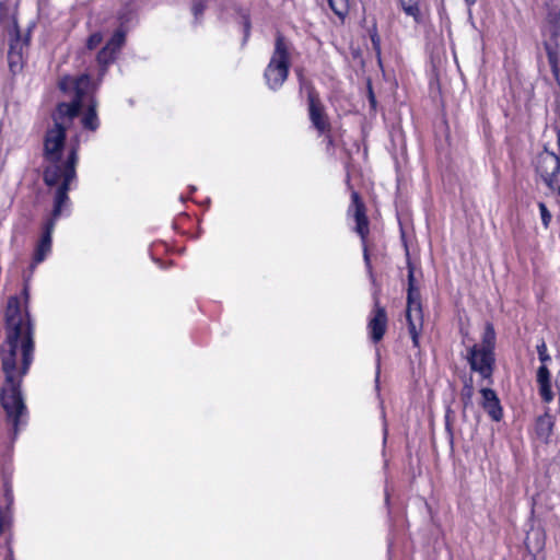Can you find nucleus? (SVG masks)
Here are the masks:
<instances>
[{
    "label": "nucleus",
    "mask_w": 560,
    "mask_h": 560,
    "mask_svg": "<svg viewBox=\"0 0 560 560\" xmlns=\"http://www.w3.org/2000/svg\"><path fill=\"white\" fill-rule=\"evenodd\" d=\"M60 89L73 100L60 103L52 114V126L44 137V180L55 187L54 195L63 191L68 195L70 184L75 179L78 151L83 131L94 132L100 127L96 101L93 93L96 85L89 74L65 77Z\"/></svg>",
    "instance_id": "nucleus-1"
},
{
    "label": "nucleus",
    "mask_w": 560,
    "mask_h": 560,
    "mask_svg": "<svg viewBox=\"0 0 560 560\" xmlns=\"http://www.w3.org/2000/svg\"><path fill=\"white\" fill-rule=\"evenodd\" d=\"M5 320L7 342L2 350V371L5 378L0 402L5 412V421L11 427V439L14 441L28 418L21 385L33 361L34 328L30 314L21 308L16 296H11L8 301Z\"/></svg>",
    "instance_id": "nucleus-2"
},
{
    "label": "nucleus",
    "mask_w": 560,
    "mask_h": 560,
    "mask_svg": "<svg viewBox=\"0 0 560 560\" xmlns=\"http://www.w3.org/2000/svg\"><path fill=\"white\" fill-rule=\"evenodd\" d=\"M54 206L49 217L46 219L42 236L36 245L33 256V267L44 261L51 252V236L56 225V222L60 217L68 214L70 210V199L68 195L60 191L58 195H54Z\"/></svg>",
    "instance_id": "nucleus-3"
},
{
    "label": "nucleus",
    "mask_w": 560,
    "mask_h": 560,
    "mask_svg": "<svg viewBox=\"0 0 560 560\" xmlns=\"http://www.w3.org/2000/svg\"><path fill=\"white\" fill-rule=\"evenodd\" d=\"M290 44L281 35H278L270 61L265 70L264 78L268 88L272 91L279 90L289 74L290 67Z\"/></svg>",
    "instance_id": "nucleus-4"
},
{
    "label": "nucleus",
    "mask_w": 560,
    "mask_h": 560,
    "mask_svg": "<svg viewBox=\"0 0 560 560\" xmlns=\"http://www.w3.org/2000/svg\"><path fill=\"white\" fill-rule=\"evenodd\" d=\"M406 318L409 335L415 347L419 346V337L423 326V315L420 302V292L416 284L415 269L408 260V292Z\"/></svg>",
    "instance_id": "nucleus-5"
},
{
    "label": "nucleus",
    "mask_w": 560,
    "mask_h": 560,
    "mask_svg": "<svg viewBox=\"0 0 560 560\" xmlns=\"http://www.w3.org/2000/svg\"><path fill=\"white\" fill-rule=\"evenodd\" d=\"M307 105L308 118L312 122V126L318 131L319 135L327 136L328 144L330 145L332 140L328 133L331 129V125L324 104L312 89H310L307 93Z\"/></svg>",
    "instance_id": "nucleus-6"
},
{
    "label": "nucleus",
    "mask_w": 560,
    "mask_h": 560,
    "mask_svg": "<svg viewBox=\"0 0 560 560\" xmlns=\"http://www.w3.org/2000/svg\"><path fill=\"white\" fill-rule=\"evenodd\" d=\"M535 165L542 180L552 188L553 179L560 172V159L553 152L544 150L538 153Z\"/></svg>",
    "instance_id": "nucleus-7"
},
{
    "label": "nucleus",
    "mask_w": 560,
    "mask_h": 560,
    "mask_svg": "<svg viewBox=\"0 0 560 560\" xmlns=\"http://www.w3.org/2000/svg\"><path fill=\"white\" fill-rule=\"evenodd\" d=\"M493 352L478 346H472L468 352V362L472 371L478 372L483 378L490 377L492 373Z\"/></svg>",
    "instance_id": "nucleus-8"
},
{
    "label": "nucleus",
    "mask_w": 560,
    "mask_h": 560,
    "mask_svg": "<svg viewBox=\"0 0 560 560\" xmlns=\"http://www.w3.org/2000/svg\"><path fill=\"white\" fill-rule=\"evenodd\" d=\"M27 37H21L18 26H13L12 30L10 31V43L8 52L9 63L12 71H14L15 68L21 66L23 50L27 46Z\"/></svg>",
    "instance_id": "nucleus-9"
},
{
    "label": "nucleus",
    "mask_w": 560,
    "mask_h": 560,
    "mask_svg": "<svg viewBox=\"0 0 560 560\" xmlns=\"http://www.w3.org/2000/svg\"><path fill=\"white\" fill-rule=\"evenodd\" d=\"M350 211L353 212V217L355 220V232L361 236L362 240L365 238L369 232V222L364 212V206L359 199V195L357 192L352 194V205L350 207Z\"/></svg>",
    "instance_id": "nucleus-10"
},
{
    "label": "nucleus",
    "mask_w": 560,
    "mask_h": 560,
    "mask_svg": "<svg viewBox=\"0 0 560 560\" xmlns=\"http://www.w3.org/2000/svg\"><path fill=\"white\" fill-rule=\"evenodd\" d=\"M387 325V316L386 312L383 307L378 306L376 304V307L374 310V315L369 322V329L371 334V338L374 342L380 341L386 330Z\"/></svg>",
    "instance_id": "nucleus-11"
},
{
    "label": "nucleus",
    "mask_w": 560,
    "mask_h": 560,
    "mask_svg": "<svg viewBox=\"0 0 560 560\" xmlns=\"http://www.w3.org/2000/svg\"><path fill=\"white\" fill-rule=\"evenodd\" d=\"M482 407L492 420L499 421L502 418V408L497 394L490 388L481 389Z\"/></svg>",
    "instance_id": "nucleus-12"
},
{
    "label": "nucleus",
    "mask_w": 560,
    "mask_h": 560,
    "mask_svg": "<svg viewBox=\"0 0 560 560\" xmlns=\"http://www.w3.org/2000/svg\"><path fill=\"white\" fill-rule=\"evenodd\" d=\"M536 381L539 388V394L545 402H550L553 399L550 383V372L547 364H541L537 370Z\"/></svg>",
    "instance_id": "nucleus-13"
},
{
    "label": "nucleus",
    "mask_w": 560,
    "mask_h": 560,
    "mask_svg": "<svg viewBox=\"0 0 560 560\" xmlns=\"http://www.w3.org/2000/svg\"><path fill=\"white\" fill-rule=\"evenodd\" d=\"M553 424L555 422L551 416L545 413L538 417L535 425L537 436L541 441L547 442L551 435Z\"/></svg>",
    "instance_id": "nucleus-14"
},
{
    "label": "nucleus",
    "mask_w": 560,
    "mask_h": 560,
    "mask_svg": "<svg viewBox=\"0 0 560 560\" xmlns=\"http://www.w3.org/2000/svg\"><path fill=\"white\" fill-rule=\"evenodd\" d=\"M116 52L107 48L106 46L97 54V63L100 66L98 81H102L106 73L107 66L115 59Z\"/></svg>",
    "instance_id": "nucleus-15"
},
{
    "label": "nucleus",
    "mask_w": 560,
    "mask_h": 560,
    "mask_svg": "<svg viewBox=\"0 0 560 560\" xmlns=\"http://www.w3.org/2000/svg\"><path fill=\"white\" fill-rule=\"evenodd\" d=\"M495 342V332L493 326L491 324H487L485 328V332L482 336V345L479 347L485 350H490L493 352V347Z\"/></svg>",
    "instance_id": "nucleus-16"
},
{
    "label": "nucleus",
    "mask_w": 560,
    "mask_h": 560,
    "mask_svg": "<svg viewBox=\"0 0 560 560\" xmlns=\"http://www.w3.org/2000/svg\"><path fill=\"white\" fill-rule=\"evenodd\" d=\"M330 9L338 15L340 19H343L350 8V0H328Z\"/></svg>",
    "instance_id": "nucleus-17"
},
{
    "label": "nucleus",
    "mask_w": 560,
    "mask_h": 560,
    "mask_svg": "<svg viewBox=\"0 0 560 560\" xmlns=\"http://www.w3.org/2000/svg\"><path fill=\"white\" fill-rule=\"evenodd\" d=\"M125 43V32L121 30H118L114 33L112 38L108 40V43L105 45L110 50L115 51L116 54L120 50Z\"/></svg>",
    "instance_id": "nucleus-18"
},
{
    "label": "nucleus",
    "mask_w": 560,
    "mask_h": 560,
    "mask_svg": "<svg viewBox=\"0 0 560 560\" xmlns=\"http://www.w3.org/2000/svg\"><path fill=\"white\" fill-rule=\"evenodd\" d=\"M12 520V510L0 506V535L11 527Z\"/></svg>",
    "instance_id": "nucleus-19"
},
{
    "label": "nucleus",
    "mask_w": 560,
    "mask_h": 560,
    "mask_svg": "<svg viewBox=\"0 0 560 560\" xmlns=\"http://www.w3.org/2000/svg\"><path fill=\"white\" fill-rule=\"evenodd\" d=\"M418 1L419 0H400V5L406 14L412 16L416 20L419 16Z\"/></svg>",
    "instance_id": "nucleus-20"
},
{
    "label": "nucleus",
    "mask_w": 560,
    "mask_h": 560,
    "mask_svg": "<svg viewBox=\"0 0 560 560\" xmlns=\"http://www.w3.org/2000/svg\"><path fill=\"white\" fill-rule=\"evenodd\" d=\"M206 8H207V3L205 0H194L192 1L191 12L194 14L196 22H199L201 20Z\"/></svg>",
    "instance_id": "nucleus-21"
},
{
    "label": "nucleus",
    "mask_w": 560,
    "mask_h": 560,
    "mask_svg": "<svg viewBox=\"0 0 560 560\" xmlns=\"http://www.w3.org/2000/svg\"><path fill=\"white\" fill-rule=\"evenodd\" d=\"M548 60H549V65L551 67V71H552L555 78L558 80L559 75H560V59H559L558 54L549 51Z\"/></svg>",
    "instance_id": "nucleus-22"
},
{
    "label": "nucleus",
    "mask_w": 560,
    "mask_h": 560,
    "mask_svg": "<svg viewBox=\"0 0 560 560\" xmlns=\"http://www.w3.org/2000/svg\"><path fill=\"white\" fill-rule=\"evenodd\" d=\"M536 349H537L538 358H539L541 364H547V362H549L551 360V358L548 354L547 346H546L545 341H541L540 343H538Z\"/></svg>",
    "instance_id": "nucleus-23"
},
{
    "label": "nucleus",
    "mask_w": 560,
    "mask_h": 560,
    "mask_svg": "<svg viewBox=\"0 0 560 560\" xmlns=\"http://www.w3.org/2000/svg\"><path fill=\"white\" fill-rule=\"evenodd\" d=\"M538 208H539L542 224L547 229L551 222L552 215L544 202H539Z\"/></svg>",
    "instance_id": "nucleus-24"
},
{
    "label": "nucleus",
    "mask_w": 560,
    "mask_h": 560,
    "mask_svg": "<svg viewBox=\"0 0 560 560\" xmlns=\"http://www.w3.org/2000/svg\"><path fill=\"white\" fill-rule=\"evenodd\" d=\"M4 501L5 505L3 508L12 510L14 498L12 488L8 482L4 483Z\"/></svg>",
    "instance_id": "nucleus-25"
},
{
    "label": "nucleus",
    "mask_w": 560,
    "mask_h": 560,
    "mask_svg": "<svg viewBox=\"0 0 560 560\" xmlns=\"http://www.w3.org/2000/svg\"><path fill=\"white\" fill-rule=\"evenodd\" d=\"M101 42H102L101 33H94L89 37L86 46L89 49H94L101 44Z\"/></svg>",
    "instance_id": "nucleus-26"
},
{
    "label": "nucleus",
    "mask_w": 560,
    "mask_h": 560,
    "mask_svg": "<svg viewBox=\"0 0 560 560\" xmlns=\"http://www.w3.org/2000/svg\"><path fill=\"white\" fill-rule=\"evenodd\" d=\"M364 261H365V265H366V268H368V272L370 275V278L372 281H374V276H373V272H372V267H371V262H370V257H369V254H368V250L366 248H364Z\"/></svg>",
    "instance_id": "nucleus-27"
},
{
    "label": "nucleus",
    "mask_w": 560,
    "mask_h": 560,
    "mask_svg": "<svg viewBox=\"0 0 560 560\" xmlns=\"http://www.w3.org/2000/svg\"><path fill=\"white\" fill-rule=\"evenodd\" d=\"M372 44H373V48L376 50L377 55H380V52H381L380 39L375 35L372 36Z\"/></svg>",
    "instance_id": "nucleus-28"
},
{
    "label": "nucleus",
    "mask_w": 560,
    "mask_h": 560,
    "mask_svg": "<svg viewBox=\"0 0 560 560\" xmlns=\"http://www.w3.org/2000/svg\"><path fill=\"white\" fill-rule=\"evenodd\" d=\"M467 5L470 7L475 3L476 0H465Z\"/></svg>",
    "instance_id": "nucleus-29"
},
{
    "label": "nucleus",
    "mask_w": 560,
    "mask_h": 560,
    "mask_svg": "<svg viewBox=\"0 0 560 560\" xmlns=\"http://www.w3.org/2000/svg\"><path fill=\"white\" fill-rule=\"evenodd\" d=\"M559 15H560V13H555V14H552V18H553L555 20H557V19L559 18Z\"/></svg>",
    "instance_id": "nucleus-30"
},
{
    "label": "nucleus",
    "mask_w": 560,
    "mask_h": 560,
    "mask_svg": "<svg viewBox=\"0 0 560 560\" xmlns=\"http://www.w3.org/2000/svg\"><path fill=\"white\" fill-rule=\"evenodd\" d=\"M557 189H558V195L560 196V186H558V188H557Z\"/></svg>",
    "instance_id": "nucleus-31"
}]
</instances>
